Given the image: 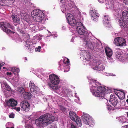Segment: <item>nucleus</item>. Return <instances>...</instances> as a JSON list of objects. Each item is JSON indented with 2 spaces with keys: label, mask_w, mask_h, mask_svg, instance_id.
Wrapping results in <instances>:
<instances>
[{
  "label": "nucleus",
  "mask_w": 128,
  "mask_h": 128,
  "mask_svg": "<svg viewBox=\"0 0 128 128\" xmlns=\"http://www.w3.org/2000/svg\"><path fill=\"white\" fill-rule=\"evenodd\" d=\"M116 93H118L117 95L120 99L122 100L124 98L125 94L124 92L120 91L118 92H116Z\"/></svg>",
  "instance_id": "nucleus-22"
},
{
  "label": "nucleus",
  "mask_w": 128,
  "mask_h": 128,
  "mask_svg": "<svg viewBox=\"0 0 128 128\" xmlns=\"http://www.w3.org/2000/svg\"><path fill=\"white\" fill-rule=\"evenodd\" d=\"M72 121L75 122L78 126L80 127L82 126V123L80 118L74 111H72Z\"/></svg>",
  "instance_id": "nucleus-10"
},
{
  "label": "nucleus",
  "mask_w": 128,
  "mask_h": 128,
  "mask_svg": "<svg viewBox=\"0 0 128 128\" xmlns=\"http://www.w3.org/2000/svg\"><path fill=\"white\" fill-rule=\"evenodd\" d=\"M20 33L21 34H24V31H22V30H21L20 31Z\"/></svg>",
  "instance_id": "nucleus-44"
},
{
  "label": "nucleus",
  "mask_w": 128,
  "mask_h": 128,
  "mask_svg": "<svg viewBox=\"0 0 128 128\" xmlns=\"http://www.w3.org/2000/svg\"><path fill=\"white\" fill-rule=\"evenodd\" d=\"M62 112H64L66 110V108L64 107L63 106L60 105L58 106Z\"/></svg>",
  "instance_id": "nucleus-32"
},
{
  "label": "nucleus",
  "mask_w": 128,
  "mask_h": 128,
  "mask_svg": "<svg viewBox=\"0 0 128 128\" xmlns=\"http://www.w3.org/2000/svg\"><path fill=\"white\" fill-rule=\"evenodd\" d=\"M12 74V73L11 72H7L6 73V74L7 75H11Z\"/></svg>",
  "instance_id": "nucleus-43"
},
{
  "label": "nucleus",
  "mask_w": 128,
  "mask_h": 128,
  "mask_svg": "<svg viewBox=\"0 0 128 128\" xmlns=\"http://www.w3.org/2000/svg\"><path fill=\"white\" fill-rule=\"evenodd\" d=\"M12 19L14 22L20 24V19L17 16L13 15H12Z\"/></svg>",
  "instance_id": "nucleus-24"
},
{
  "label": "nucleus",
  "mask_w": 128,
  "mask_h": 128,
  "mask_svg": "<svg viewBox=\"0 0 128 128\" xmlns=\"http://www.w3.org/2000/svg\"><path fill=\"white\" fill-rule=\"evenodd\" d=\"M80 38H82L86 42V47H88L91 49H93L94 48V42H92L90 41L87 40H88V36L87 39H86L84 38L82 36H80Z\"/></svg>",
  "instance_id": "nucleus-14"
},
{
  "label": "nucleus",
  "mask_w": 128,
  "mask_h": 128,
  "mask_svg": "<svg viewBox=\"0 0 128 128\" xmlns=\"http://www.w3.org/2000/svg\"><path fill=\"white\" fill-rule=\"evenodd\" d=\"M116 54H120V53L119 52H116Z\"/></svg>",
  "instance_id": "nucleus-49"
},
{
  "label": "nucleus",
  "mask_w": 128,
  "mask_h": 128,
  "mask_svg": "<svg viewBox=\"0 0 128 128\" xmlns=\"http://www.w3.org/2000/svg\"><path fill=\"white\" fill-rule=\"evenodd\" d=\"M127 116L128 117V112H127Z\"/></svg>",
  "instance_id": "nucleus-55"
},
{
  "label": "nucleus",
  "mask_w": 128,
  "mask_h": 128,
  "mask_svg": "<svg viewBox=\"0 0 128 128\" xmlns=\"http://www.w3.org/2000/svg\"><path fill=\"white\" fill-rule=\"evenodd\" d=\"M54 116L48 113L41 115L35 121L36 125L40 128H44L52 123L54 121Z\"/></svg>",
  "instance_id": "nucleus-2"
},
{
  "label": "nucleus",
  "mask_w": 128,
  "mask_h": 128,
  "mask_svg": "<svg viewBox=\"0 0 128 128\" xmlns=\"http://www.w3.org/2000/svg\"><path fill=\"white\" fill-rule=\"evenodd\" d=\"M5 87L6 88V90H7L8 91H10L11 90V89L10 88V86H8V84H4Z\"/></svg>",
  "instance_id": "nucleus-30"
},
{
  "label": "nucleus",
  "mask_w": 128,
  "mask_h": 128,
  "mask_svg": "<svg viewBox=\"0 0 128 128\" xmlns=\"http://www.w3.org/2000/svg\"><path fill=\"white\" fill-rule=\"evenodd\" d=\"M59 1H60V3H62V4H65V3H64V1L63 0H58Z\"/></svg>",
  "instance_id": "nucleus-41"
},
{
  "label": "nucleus",
  "mask_w": 128,
  "mask_h": 128,
  "mask_svg": "<svg viewBox=\"0 0 128 128\" xmlns=\"http://www.w3.org/2000/svg\"><path fill=\"white\" fill-rule=\"evenodd\" d=\"M114 41L116 45L118 46H124L126 44L125 40L122 37H117L115 38Z\"/></svg>",
  "instance_id": "nucleus-8"
},
{
  "label": "nucleus",
  "mask_w": 128,
  "mask_h": 128,
  "mask_svg": "<svg viewBox=\"0 0 128 128\" xmlns=\"http://www.w3.org/2000/svg\"><path fill=\"white\" fill-rule=\"evenodd\" d=\"M63 63L66 65H68L69 63V60L68 59H64L63 61Z\"/></svg>",
  "instance_id": "nucleus-29"
},
{
  "label": "nucleus",
  "mask_w": 128,
  "mask_h": 128,
  "mask_svg": "<svg viewBox=\"0 0 128 128\" xmlns=\"http://www.w3.org/2000/svg\"><path fill=\"white\" fill-rule=\"evenodd\" d=\"M72 6V4H70L69 5V6L68 7H71V6Z\"/></svg>",
  "instance_id": "nucleus-50"
},
{
  "label": "nucleus",
  "mask_w": 128,
  "mask_h": 128,
  "mask_svg": "<svg viewBox=\"0 0 128 128\" xmlns=\"http://www.w3.org/2000/svg\"><path fill=\"white\" fill-rule=\"evenodd\" d=\"M43 14L42 12L39 10H34L32 11L31 12V15L32 17L38 16Z\"/></svg>",
  "instance_id": "nucleus-15"
},
{
  "label": "nucleus",
  "mask_w": 128,
  "mask_h": 128,
  "mask_svg": "<svg viewBox=\"0 0 128 128\" xmlns=\"http://www.w3.org/2000/svg\"><path fill=\"white\" fill-rule=\"evenodd\" d=\"M93 87L96 88V90H94L92 91L93 94L99 98L100 100L104 98L105 94L106 88L101 86H97L100 85V83L96 80H94L92 83Z\"/></svg>",
  "instance_id": "nucleus-3"
},
{
  "label": "nucleus",
  "mask_w": 128,
  "mask_h": 128,
  "mask_svg": "<svg viewBox=\"0 0 128 128\" xmlns=\"http://www.w3.org/2000/svg\"><path fill=\"white\" fill-rule=\"evenodd\" d=\"M72 14H70L68 13L66 15V17L67 19L68 22V24L70 26H72Z\"/></svg>",
  "instance_id": "nucleus-21"
},
{
  "label": "nucleus",
  "mask_w": 128,
  "mask_h": 128,
  "mask_svg": "<svg viewBox=\"0 0 128 128\" xmlns=\"http://www.w3.org/2000/svg\"><path fill=\"white\" fill-rule=\"evenodd\" d=\"M125 1H126V3L128 4V0H125Z\"/></svg>",
  "instance_id": "nucleus-46"
},
{
  "label": "nucleus",
  "mask_w": 128,
  "mask_h": 128,
  "mask_svg": "<svg viewBox=\"0 0 128 128\" xmlns=\"http://www.w3.org/2000/svg\"><path fill=\"white\" fill-rule=\"evenodd\" d=\"M76 94V95H75V96L76 97V94Z\"/></svg>",
  "instance_id": "nucleus-58"
},
{
  "label": "nucleus",
  "mask_w": 128,
  "mask_h": 128,
  "mask_svg": "<svg viewBox=\"0 0 128 128\" xmlns=\"http://www.w3.org/2000/svg\"><path fill=\"white\" fill-rule=\"evenodd\" d=\"M49 78L51 83H48V85L52 89L57 90L59 88L58 86H55L58 84L60 82V78L58 76L54 74H52L49 75Z\"/></svg>",
  "instance_id": "nucleus-5"
},
{
  "label": "nucleus",
  "mask_w": 128,
  "mask_h": 128,
  "mask_svg": "<svg viewBox=\"0 0 128 128\" xmlns=\"http://www.w3.org/2000/svg\"><path fill=\"white\" fill-rule=\"evenodd\" d=\"M0 27L1 28L4 32L8 34H14L15 32L11 31V30L8 29L6 26L10 28L12 30L14 29V26L10 24L9 23L6 22H0Z\"/></svg>",
  "instance_id": "nucleus-6"
},
{
  "label": "nucleus",
  "mask_w": 128,
  "mask_h": 128,
  "mask_svg": "<svg viewBox=\"0 0 128 128\" xmlns=\"http://www.w3.org/2000/svg\"><path fill=\"white\" fill-rule=\"evenodd\" d=\"M20 105L21 110L24 111H28L30 108V104L26 100L22 101Z\"/></svg>",
  "instance_id": "nucleus-9"
},
{
  "label": "nucleus",
  "mask_w": 128,
  "mask_h": 128,
  "mask_svg": "<svg viewBox=\"0 0 128 128\" xmlns=\"http://www.w3.org/2000/svg\"><path fill=\"white\" fill-rule=\"evenodd\" d=\"M30 87L31 91L35 92H37L38 90V87L35 86L33 82L32 81H30Z\"/></svg>",
  "instance_id": "nucleus-16"
},
{
  "label": "nucleus",
  "mask_w": 128,
  "mask_h": 128,
  "mask_svg": "<svg viewBox=\"0 0 128 128\" xmlns=\"http://www.w3.org/2000/svg\"><path fill=\"white\" fill-rule=\"evenodd\" d=\"M32 128V126H28V128Z\"/></svg>",
  "instance_id": "nucleus-52"
},
{
  "label": "nucleus",
  "mask_w": 128,
  "mask_h": 128,
  "mask_svg": "<svg viewBox=\"0 0 128 128\" xmlns=\"http://www.w3.org/2000/svg\"><path fill=\"white\" fill-rule=\"evenodd\" d=\"M91 17H92L91 18L93 20H97V16H96L94 14V15H91Z\"/></svg>",
  "instance_id": "nucleus-31"
},
{
  "label": "nucleus",
  "mask_w": 128,
  "mask_h": 128,
  "mask_svg": "<svg viewBox=\"0 0 128 128\" xmlns=\"http://www.w3.org/2000/svg\"><path fill=\"white\" fill-rule=\"evenodd\" d=\"M24 59H25V62H26L25 60H27V58L26 57H25L24 58Z\"/></svg>",
  "instance_id": "nucleus-48"
},
{
  "label": "nucleus",
  "mask_w": 128,
  "mask_h": 128,
  "mask_svg": "<svg viewBox=\"0 0 128 128\" xmlns=\"http://www.w3.org/2000/svg\"><path fill=\"white\" fill-rule=\"evenodd\" d=\"M126 101L128 103V98L126 100Z\"/></svg>",
  "instance_id": "nucleus-54"
},
{
  "label": "nucleus",
  "mask_w": 128,
  "mask_h": 128,
  "mask_svg": "<svg viewBox=\"0 0 128 128\" xmlns=\"http://www.w3.org/2000/svg\"><path fill=\"white\" fill-rule=\"evenodd\" d=\"M30 45H29L28 46H27V47L28 48V50L29 51H32V49L30 48Z\"/></svg>",
  "instance_id": "nucleus-38"
},
{
  "label": "nucleus",
  "mask_w": 128,
  "mask_h": 128,
  "mask_svg": "<svg viewBox=\"0 0 128 128\" xmlns=\"http://www.w3.org/2000/svg\"><path fill=\"white\" fill-rule=\"evenodd\" d=\"M25 99H30L32 97V94L29 92H25L23 95Z\"/></svg>",
  "instance_id": "nucleus-23"
},
{
  "label": "nucleus",
  "mask_w": 128,
  "mask_h": 128,
  "mask_svg": "<svg viewBox=\"0 0 128 128\" xmlns=\"http://www.w3.org/2000/svg\"><path fill=\"white\" fill-rule=\"evenodd\" d=\"M15 71L17 72L18 73L20 72V70L19 68H15Z\"/></svg>",
  "instance_id": "nucleus-40"
},
{
  "label": "nucleus",
  "mask_w": 128,
  "mask_h": 128,
  "mask_svg": "<svg viewBox=\"0 0 128 128\" xmlns=\"http://www.w3.org/2000/svg\"><path fill=\"white\" fill-rule=\"evenodd\" d=\"M10 128H14V127H12Z\"/></svg>",
  "instance_id": "nucleus-56"
},
{
  "label": "nucleus",
  "mask_w": 128,
  "mask_h": 128,
  "mask_svg": "<svg viewBox=\"0 0 128 128\" xmlns=\"http://www.w3.org/2000/svg\"><path fill=\"white\" fill-rule=\"evenodd\" d=\"M126 118H124L120 117V121L122 122H124L125 121Z\"/></svg>",
  "instance_id": "nucleus-33"
},
{
  "label": "nucleus",
  "mask_w": 128,
  "mask_h": 128,
  "mask_svg": "<svg viewBox=\"0 0 128 128\" xmlns=\"http://www.w3.org/2000/svg\"><path fill=\"white\" fill-rule=\"evenodd\" d=\"M104 50L107 56L110 58L112 54V50L108 47H106L105 48Z\"/></svg>",
  "instance_id": "nucleus-19"
},
{
  "label": "nucleus",
  "mask_w": 128,
  "mask_h": 128,
  "mask_svg": "<svg viewBox=\"0 0 128 128\" xmlns=\"http://www.w3.org/2000/svg\"><path fill=\"white\" fill-rule=\"evenodd\" d=\"M124 128H128V125L124 126Z\"/></svg>",
  "instance_id": "nucleus-45"
},
{
  "label": "nucleus",
  "mask_w": 128,
  "mask_h": 128,
  "mask_svg": "<svg viewBox=\"0 0 128 128\" xmlns=\"http://www.w3.org/2000/svg\"><path fill=\"white\" fill-rule=\"evenodd\" d=\"M109 101L111 104L115 107L116 108L118 107L117 106L118 100L117 98L114 94H111L110 96V98L109 100Z\"/></svg>",
  "instance_id": "nucleus-12"
},
{
  "label": "nucleus",
  "mask_w": 128,
  "mask_h": 128,
  "mask_svg": "<svg viewBox=\"0 0 128 128\" xmlns=\"http://www.w3.org/2000/svg\"><path fill=\"white\" fill-rule=\"evenodd\" d=\"M73 26L74 27V26Z\"/></svg>",
  "instance_id": "nucleus-60"
},
{
  "label": "nucleus",
  "mask_w": 128,
  "mask_h": 128,
  "mask_svg": "<svg viewBox=\"0 0 128 128\" xmlns=\"http://www.w3.org/2000/svg\"><path fill=\"white\" fill-rule=\"evenodd\" d=\"M18 91L20 94H22V95L24 94L25 92L24 88L22 87L18 88Z\"/></svg>",
  "instance_id": "nucleus-25"
},
{
  "label": "nucleus",
  "mask_w": 128,
  "mask_h": 128,
  "mask_svg": "<svg viewBox=\"0 0 128 128\" xmlns=\"http://www.w3.org/2000/svg\"><path fill=\"white\" fill-rule=\"evenodd\" d=\"M96 65L95 66L94 68H93L94 70H102L103 69V66L102 63L99 62H97Z\"/></svg>",
  "instance_id": "nucleus-20"
},
{
  "label": "nucleus",
  "mask_w": 128,
  "mask_h": 128,
  "mask_svg": "<svg viewBox=\"0 0 128 128\" xmlns=\"http://www.w3.org/2000/svg\"><path fill=\"white\" fill-rule=\"evenodd\" d=\"M14 0H0V5L4 6H9L13 4Z\"/></svg>",
  "instance_id": "nucleus-13"
},
{
  "label": "nucleus",
  "mask_w": 128,
  "mask_h": 128,
  "mask_svg": "<svg viewBox=\"0 0 128 128\" xmlns=\"http://www.w3.org/2000/svg\"><path fill=\"white\" fill-rule=\"evenodd\" d=\"M54 126H52L50 127L51 128H56V125H53Z\"/></svg>",
  "instance_id": "nucleus-42"
},
{
  "label": "nucleus",
  "mask_w": 128,
  "mask_h": 128,
  "mask_svg": "<svg viewBox=\"0 0 128 128\" xmlns=\"http://www.w3.org/2000/svg\"><path fill=\"white\" fill-rule=\"evenodd\" d=\"M73 8L74 9L73 10V15H72V24L75 25V28L77 32L80 35L79 36H82L86 39H87L88 36V34L86 31L82 23L80 22H77L76 20L78 19V16H80V12L75 4L72 2V8Z\"/></svg>",
  "instance_id": "nucleus-1"
},
{
  "label": "nucleus",
  "mask_w": 128,
  "mask_h": 128,
  "mask_svg": "<svg viewBox=\"0 0 128 128\" xmlns=\"http://www.w3.org/2000/svg\"><path fill=\"white\" fill-rule=\"evenodd\" d=\"M14 114L12 113L9 116V117L10 118H14Z\"/></svg>",
  "instance_id": "nucleus-37"
},
{
  "label": "nucleus",
  "mask_w": 128,
  "mask_h": 128,
  "mask_svg": "<svg viewBox=\"0 0 128 128\" xmlns=\"http://www.w3.org/2000/svg\"><path fill=\"white\" fill-rule=\"evenodd\" d=\"M72 128H77L76 127L74 126V125L72 124Z\"/></svg>",
  "instance_id": "nucleus-47"
},
{
  "label": "nucleus",
  "mask_w": 128,
  "mask_h": 128,
  "mask_svg": "<svg viewBox=\"0 0 128 128\" xmlns=\"http://www.w3.org/2000/svg\"><path fill=\"white\" fill-rule=\"evenodd\" d=\"M104 19L107 20V21H109L110 20V19L108 16H104Z\"/></svg>",
  "instance_id": "nucleus-34"
},
{
  "label": "nucleus",
  "mask_w": 128,
  "mask_h": 128,
  "mask_svg": "<svg viewBox=\"0 0 128 128\" xmlns=\"http://www.w3.org/2000/svg\"><path fill=\"white\" fill-rule=\"evenodd\" d=\"M18 104L17 100L13 98H10L6 102V104L9 108L12 109L14 107L16 106Z\"/></svg>",
  "instance_id": "nucleus-11"
},
{
  "label": "nucleus",
  "mask_w": 128,
  "mask_h": 128,
  "mask_svg": "<svg viewBox=\"0 0 128 128\" xmlns=\"http://www.w3.org/2000/svg\"><path fill=\"white\" fill-rule=\"evenodd\" d=\"M96 16H97L98 17V14H97V15H96Z\"/></svg>",
  "instance_id": "nucleus-53"
},
{
  "label": "nucleus",
  "mask_w": 128,
  "mask_h": 128,
  "mask_svg": "<svg viewBox=\"0 0 128 128\" xmlns=\"http://www.w3.org/2000/svg\"><path fill=\"white\" fill-rule=\"evenodd\" d=\"M92 12H94V10H92Z\"/></svg>",
  "instance_id": "nucleus-57"
},
{
  "label": "nucleus",
  "mask_w": 128,
  "mask_h": 128,
  "mask_svg": "<svg viewBox=\"0 0 128 128\" xmlns=\"http://www.w3.org/2000/svg\"><path fill=\"white\" fill-rule=\"evenodd\" d=\"M71 128H72V123L70 124Z\"/></svg>",
  "instance_id": "nucleus-51"
},
{
  "label": "nucleus",
  "mask_w": 128,
  "mask_h": 128,
  "mask_svg": "<svg viewBox=\"0 0 128 128\" xmlns=\"http://www.w3.org/2000/svg\"><path fill=\"white\" fill-rule=\"evenodd\" d=\"M72 112L71 111H70L69 112V115L70 116V118L71 120H72Z\"/></svg>",
  "instance_id": "nucleus-39"
},
{
  "label": "nucleus",
  "mask_w": 128,
  "mask_h": 128,
  "mask_svg": "<svg viewBox=\"0 0 128 128\" xmlns=\"http://www.w3.org/2000/svg\"><path fill=\"white\" fill-rule=\"evenodd\" d=\"M41 47L40 46H38V48H35V50L36 51L40 52Z\"/></svg>",
  "instance_id": "nucleus-36"
},
{
  "label": "nucleus",
  "mask_w": 128,
  "mask_h": 128,
  "mask_svg": "<svg viewBox=\"0 0 128 128\" xmlns=\"http://www.w3.org/2000/svg\"><path fill=\"white\" fill-rule=\"evenodd\" d=\"M123 18L120 16L118 17L117 20L120 28L124 30L128 29V11L124 10L122 13Z\"/></svg>",
  "instance_id": "nucleus-4"
},
{
  "label": "nucleus",
  "mask_w": 128,
  "mask_h": 128,
  "mask_svg": "<svg viewBox=\"0 0 128 128\" xmlns=\"http://www.w3.org/2000/svg\"><path fill=\"white\" fill-rule=\"evenodd\" d=\"M81 118L82 121L85 124L92 126L94 124V120L89 115L86 113L83 112Z\"/></svg>",
  "instance_id": "nucleus-7"
},
{
  "label": "nucleus",
  "mask_w": 128,
  "mask_h": 128,
  "mask_svg": "<svg viewBox=\"0 0 128 128\" xmlns=\"http://www.w3.org/2000/svg\"><path fill=\"white\" fill-rule=\"evenodd\" d=\"M22 17V18L24 20L26 19L27 18L26 14V13H21L20 14Z\"/></svg>",
  "instance_id": "nucleus-27"
},
{
  "label": "nucleus",
  "mask_w": 128,
  "mask_h": 128,
  "mask_svg": "<svg viewBox=\"0 0 128 128\" xmlns=\"http://www.w3.org/2000/svg\"><path fill=\"white\" fill-rule=\"evenodd\" d=\"M32 17L34 21L38 22L41 21L44 19V16L43 14L38 16Z\"/></svg>",
  "instance_id": "nucleus-18"
},
{
  "label": "nucleus",
  "mask_w": 128,
  "mask_h": 128,
  "mask_svg": "<svg viewBox=\"0 0 128 128\" xmlns=\"http://www.w3.org/2000/svg\"><path fill=\"white\" fill-rule=\"evenodd\" d=\"M107 108L109 111L110 112L113 111L114 110V108L112 107L110 105H108Z\"/></svg>",
  "instance_id": "nucleus-28"
},
{
  "label": "nucleus",
  "mask_w": 128,
  "mask_h": 128,
  "mask_svg": "<svg viewBox=\"0 0 128 128\" xmlns=\"http://www.w3.org/2000/svg\"><path fill=\"white\" fill-rule=\"evenodd\" d=\"M6 128H9V127H7Z\"/></svg>",
  "instance_id": "nucleus-59"
},
{
  "label": "nucleus",
  "mask_w": 128,
  "mask_h": 128,
  "mask_svg": "<svg viewBox=\"0 0 128 128\" xmlns=\"http://www.w3.org/2000/svg\"><path fill=\"white\" fill-rule=\"evenodd\" d=\"M32 17L34 21L38 22L41 21L44 19V16L43 14L38 16Z\"/></svg>",
  "instance_id": "nucleus-17"
},
{
  "label": "nucleus",
  "mask_w": 128,
  "mask_h": 128,
  "mask_svg": "<svg viewBox=\"0 0 128 128\" xmlns=\"http://www.w3.org/2000/svg\"><path fill=\"white\" fill-rule=\"evenodd\" d=\"M12 109L16 110V111L17 112H19L20 110V107H18L16 108L15 106L13 108H12Z\"/></svg>",
  "instance_id": "nucleus-35"
},
{
  "label": "nucleus",
  "mask_w": 128,
  "mask_h": 128,
  "mask_svg": "<svg viewBox=\"0 0 128 128\" xmlns=\"http://www.w3.org/2000/svg\"><path fill=\"white\" fill-rule=\"evenodd\" d=\"M103 22L106 26H108V27H110L111 26V25L110 24L109 22L107 21V20H106L103 19Z\"/></svg>",
  "instance_id": "nucleus-26"
}]
</instances>
